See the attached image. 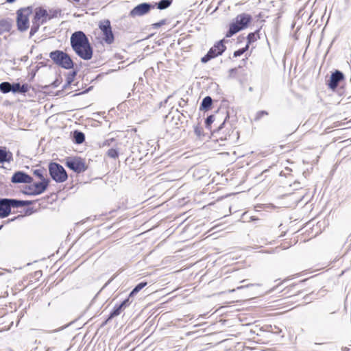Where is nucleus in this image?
<instances>
[{
    "instance_id": "nucleus-1",
    "label": "nucleus",
    "mask_w": 351,
    "mask_h": 351,
    "mask_svg": "<svg viewBox=\"0 0 351 351\" xmlns=\"http://www.w3.org/2000/svg\"><path fill=\"white\" fill-rule=\"evenodd\" d=\"M71 45L75 53L84 60L93 56V48L86 34L82 31L74 32L71 36Z\"/></svg>"
},
{
    "instance_id": "nucleus-2",
    "label": "nucleus",
    "mask_w": 351,
    "mask_h": 351,
    "mask_svg": "<svg viewBox=\"0 0 351 351\" xmlns=\"http://www.w3.org/2000/svg\"><path fill=\"white\" fill-rule=\"evenodd\" d=\"M252 21V16L247 13L238 14L234 21L230 24L226 36L230 38L237 32L245 29Z\"/></svg>"
},
{
    "instance_id": "nucleus-3",
    "label": "nucleus",
    "mask_w": 351,
    "mask_h": 351,
    "mask_svg": "<svg viewBox=\"0 0 351 351\" xmlns=\"http://www.w3.org/2000/svg\"><path fill=\"white\" fill-rule=\"evenodd\" d=\"M32 12V6L22 8L16 11V26L19 32H25L29 27V16Z\"/></svg>"
},
{
    "instance_id": "nucleus-4",
    "label": "nucleus",
    "mask_w": 351,
    "mask_h": 351,
    "mask_svg": "<svg viewBox=\"0 0 351 351\" xmlns=\"http://www.w3.org/2000/svg\"><path fill=\"white\" fill-rule=\"evenodd\" d=\"M49 57L56 64L65 69H70L73 68L74 63L72 59L66 53L64 52L63 51H53L49 53Z\"/></svg>"
},
{
    "instance_id": "nucleus-5",
    "label": "nucleus",
    "mask_w": 351,
    "mask_h": 351,
    "mask_svg": "<svg viewBox=\"0 0 351 351\" xmlns=\"http://www.w3.org/2000/svg\"><path fill=\"white\" fill-rule=\"evenodd\" d=\"M49 172L51 178L56 182H63L67 180L68 175L64 167L57 162H51Z\"/></svg>"
},
{
    "instance_id": "nucleus-6",
    "label": "nucleus",
    "mask_w": 351,
    "mask_h": 351,
    "mask_svg": "<svg viewBox=\"0 0 351 351\" xmlns=\"http://www.w3.org/2000/svg\"><path fill=\"white\" fill-rule=\"evenodd\" d=\"M226 49V47L224 45V40L218 41L213 47L209 49L208 53L202 58V62H208L211 59L221 55Z\"/></svg>"
},
{
    "instance_id": "nucleus-7",
    "label": "nucleus",
    "mask_w": 351,
    "mask_h": 351,
    "mask_svg": "<svg viewBox=\"0 0 351 351\" xmlns=\"http://www.w3.org/2000/svg\"><path fill=\"white\" fill-rule=\"evenodd\" d=\"M65 165L77 173L84 172L87 169L84 160L80 157L67 158Z\"/></svg>"
},
{
    "instance_id": "nucleus-8",
    "label": "nucleus",
    "mask_w": 351,
    "mask_h": 351,
    "mask_svg": "<svg viewBox=\"0 0 351 351\" xmlns=\"http://www.w3.org/2000/svg\"><path fill=\"white\" fill-rule=\"evenodd\" d=\"M99 27L102 32L104 40L107 44H112L114 42V37L110 21L104 20L101 21L99 24Z\"/></svg>"
},
{
    "instance_id": "nucleus-9",
    "label": "nucleus",
    "mask_w": 351,
    "mask_h": 351,
    "mask_svg": "<svg viewBox=\"0 0 351 351\" xmlns=\"http://www.w3.org/2000/svg\"><path fill=\"white\" fill-rule=\"evenodd\" d=\"M49 183L48 179H43L39 182H34L33 184L34 190L32 191H23V193L27 195H38L43 193L47 189Z\"/></svg>"
},
{
    "instance_id": "nucleus-10",
    "label": "nucleus",
    "mask_w": 351,
    "mask_h": 351,
    "mask_svg": "<svg viewBox=\"0 0 351 351\" xmlns=\"http://www.w3.org/2000/svg\"><path fill=\"white\" fill-rule=\"evenodd\" d=\"M154 6L149 3H142L134 7L130 12L132 17L141 16L148 13Z\"/></svg>"
},
{
    "instance_id": "nucleus-11",
    "label": "nucleus",
    "mask_w": 351,
    "mask_h": 351,
    "mask_svg": "<svg viewBox=\"0 0 351 351\" xmlns=\"http://www.w3.org/2000/svg\"><path fill=\"white\" fill-rule=\"evenodd\" d=\"M33 181L32 177L22 171H16L11 178V182L14 184H29Z\"/></svg>"
},
{
    "instance_id": "nucleus-12",
    "label": "nucleus",
    "mask_w": 351,
    "mask_h": 351,
    "mask_svg": "<svg viewBox=\"0 0 351 351\" xmlns=\"http://www.w3.org/2000/svg\"><path fill=\"white\" fill-rule=\"evenodd\" d=\"M11 209L9 198H0V217L5 218L9 216Z\"/></svg>"
},
{
    "instance_id": "nucleus-13",
    "label": "nucleus",
    "mask_w": 351,
    "mask_h": 351,
    "mask_svg": "<svg viewBox=\"0 0 351 351\" xmlns=\"http://www.w3.org/2000/svg\"><path fill=\"white\" fill-rule=\"evenodd\" d=\"M344 78V75L342 72L339 71H335L332 73L330 76V81L328 82V86L335 90L339 85V82L343 80Z\"/></svg>"
},
{
    "instance_id": "nucleus-14",
    "label": "nucleus",
    "mask_w": 351,
    "mask_h": 351,
    "mask_svg": "<svg viewBox=\"0 0 351 351\" xmlns=\"http://www.w3.org/2000/svg\"><path fill=\"white\" fill-rule=\"evenodd\" d=\"M12 160V153L10 151H8L5 147H0V163H10Z\"/></svg>"
},
{
    "instance_id": "nucleus-15",
    "label": "nucleus",
    "mask_w": 351,
    "mask_h": 351,
    "mask_svg": "<svg viewBox=\"0 0 351 351\" xmlns=\"http://www.w3.org/2000/svg\"><path fill=\"white\" fill-rule=\"evenodd\" d=\"M12 27V21L9 18L0 19V36L9 32Z\"/></svg>"
},
{
    "instance_id": "nucleus-16",
    "label": "nucleus",
    "mask_w": 351,
    "mask_h": 351,
    "mask_svg": "<svg viewBox=\"0 0 351 351\" xmlns=\"http://www.w3.org/2000/svg\"><path fill=\"white\" fill-rule=\"evenodd\" d=\"M12 92L14 93L25 94L29 90V85L23 84L21 85L20 83L11 84Z\"/></svg>"
},
{
    "instance_id": "nucleus-17",
    "label": "nucleus",
    "mask_w": 351,
    "mask_h": 351,
    "mask_svg": "<svg viewBox=\"0 0 351 351\" xmlns=\"http://www.w3.org/2000/svg\"><path fill=\"white\" fill-rule=\"evenodd\" d=\"M73 140L76 144H81L85 141V135L81 131L75 130L73 134Z\"/></svg>"
},
{
    "instance_id": "nucleus-18",
    "label": "nucleus",
    "mask_w": 351,
    "mask_h": 351,
    "mask_svg": "<svg viewBox=\"0 0 351 351\" xmlns=\"http://www.w3.org/2000/svg\"><path fill=\"white\" fill-rule=\"evenodd\" d=\"M213 104V99L210 96L205 97L201 103L200 110H208Z\"/></svg>"
},
{
    "instance_id": "nucleus-19",
    "label": "nucleus",
    "mask_w": 351,
    "mask_h": 351,
    "mask_svg": "<svg viewBox=\"0 0 351 351\" xmlns=\"http://www.w3.org/2000/svg\"><path fill=\"white\" fill-rule=\"evenodd\" d=\"M123 309V308H122L121 305H120V304L116 305L114 307V309L110 312L108 319L104 322V324H106L109 320L112 319L113 317L120 315Z\"/></svg>"
},
{
    "instance_id": "nucleus-20",
    "label": "nucleus",
    "mask_w": 351,
    "mask_h": 351,
    "mask_svg": "<svg viewBox=\"0 0 351 351\" xmlns=\"http://www.w3.org/2000/svg\"><path fill=\"white\" fill-rule=\"evenodd\" d=\"M181 116H184V114L182 113L181 115L178 114L177 117L173 116L169 124L173 127L176 128H179L180 125L182 124L181 121Z\"/></svg>"
},
{
    "instance_id": "nucleus-21",
    "label": "nucleus",
    "mask_w": 351,
    "mask_h": 351,
    "mask_svg": "<svg viewBox=\"0 0 351 351\" xmlns=\"http://www.w3.org/2000/svg\"><path fill=\"white\" fill-rule=\"evenodd\" d=\"M0 91L4 94L12 92L11 83L8 82H1L0 84Z\"/></svg>"
},
{
    "instance_id": "nucleus-22",
    "label": "nucleus",
    "mask_w": 351,
    "mask_h": 351,
    "mask_svg": "<svg viewBox=\"0 0 351 351\" xmlns=\"http://www.w3.org/2000/svg\"><path fill=\"white\" fill-rule=\"evenodd\" d=\"M43 23L32 20V25L29 32V38H32L38 31L39 27Z\"/></svg>"
},
{
    "instance_id": "nucleus-23",
    "label": "nucleus",
    "mask_w": 351,
    "mask_h": 351,
    "mask_svg": "<svg viewBox=\"0 0 351 351\" xmlns=\"http://www.w3.org/2000/svg\"><path fill=\"white\" fill-rule=\"evenodd\" d=\"M147 285L146 282H141L138 283L130 292V297H133L135 295L138 291H140L143 288H144Z\"/></svg>"
},
{
    "instance_id": "nucleus-24",
    "label": "nucleus",
    "mask_w": 351,
    "mask_h": 351,
    "mask_svg": "<svg viewBox=\"0 0 351 351\" xmlns=\"http://www.w3.org/2000/svg\"><path fill=\"white\" fill-rule=\"evenodd\" d=\"M40 16H42L43 24L44 23L47 22V20H50L51 19H52L53 16H56L55 14H53V16H49L47 11L42 8H40Z\"/></svg>"
},
{
    "instance_id": "nucleus-25",
    "label": "nucleus",
    "mask_w": 351,
    "mask_h": 351,
    "mask_svg": "<svg viewBox=\"0 0 351 351\" xmlns=\"http://www.w3.org/2000/svg\"><path fill=\"white\" fill-rule=\"evenodd\" d=\"M171 0H160L157 3V8L159 10H165V9L169 8L171 5Z\"/></svg>"
},
{
    "instance_id": "nucleus-26",
    "label": "nucleus",
    "mask_w": 351,
    "mask_h": 351,
    "mask_svg": "<svg viewBox=\"0 0 351 351\" xmlns=\"http://www.w3.org/2000/svg\"><path fill=\"white\" fill-rule=\"evenodd\" d=\"M77 75L76 71H73L72 72L69 73L66 77V83L63 86L64 88H66L67 86H69L74 80L75 77Z\"/></svg>"
},
{
    "instance_id": "nucleus-27",
    "label": "nucleus",
    "mask_w": 351,
    "mask_h": 351,
    "mask_svg": "<svg viewBox=\"0 0 351 351\" xmlns=\"http://www.w3.org/2000/svg\"><path fill=\"white\" fill-rule=\"evenodd\" d=\"M258 30H256L254 32H251V33L248 34V35L247 36V45H249L250 44L255 42L257 40V38L258 37Z\"/></svg>"
},
{
    "instance_id": "nucleus-28",
    "label": "nucleus",
    "mask_w": 351,
    "mask_h": 351,
    "mask_svg": "<svg viewBox=\"0 0 351 351\" xmlns=\"http://www.w3.org/2000/svg\"><path fill=\"white\" fill-rule=\"evenodd\" d=\"M9 202L12 208H19L22 207L21 200L16 199H9Z\"/></svg>"
},
{
    "instance_id": "nucleus-29",
    "label": "nucleus",
    "mask_w": 351,
    "mask_h": 351,
    "mask_svg": "<svg viewBox=\"0 0 351 351\" xmlns=\"http://www.w3.org/2000/svg\"><path fill=\"white\" fill-rule=\"evenodd\" d=\"M107 156L111 158H117L119 156V152L117 149L111 148L108 150Z\"/></svg>"
},
{
    "instance_id": "nucleus-30",
    "label": "nucleus",
    "mask_w": 351,
    "mask_h": 351,
    "mask_svg": "<svg viewBox=\"0 0 351 351\" xmlns=\"http://www.w3.org/2000/svg\"><path fill=\"white\" fill-rule=\"evenodd\" d=\"M33 21L43 23H42V16H40V8H36V10L35 11Z\"/></svg>"
},
{
    "instance_id": "nucleus-31",
    "label": "nucleus",
    "mask_w": 351,
    "mask_h": 351,
    "mask_svg": "<svg viewBox=\"0 0 351 351\" xmlns=\"http://www.w3.org/2000/svg\"><path fill=\"white\" fill-rule=\"evenodd\" d=\"M215 121V116L210 115L205 120V125L208 129L210 128L211 124Z\"/></svg>"
},
{
    "instance_id": "nucleus-32",
    "label": "nucleus",
    "mask_w": 351,
    "mask_h": 351,
    "mask_svg": "<svg viewBox=\"0 0 351 351\" xmlns=\"http://www.w3.org/2000/svg\"><path fill=\"white\" fill-rule=\"evenodd\" d=\"M248 49V45L243 48L239 49L235 51L233 53L234 57H239L243 55Z\"/></svg>"
},
{
    "instance_id": "nucleus-33",
    "label": "nucleus",
    "mask_w": 351,
    "mask_h": 351,
    "mask_svg": "<svg viewBox=\"0 0 351 351\" xmlns=\"http://www.w3.org/2000/svg\"><path fill=\"white\" fill-rule=\"evenodd\" d=\"M44 169H35L33 172L34 175L36 176V177H38V178H40L41 180H43V179H46L45 177H44Z\"/></svg>"
},
{
    "instance_id": "nucleus-34",
    "label": "nucleus",
    "mask_w": 351,
    "mask_h": 351,
    "mask_svg": "<svg viewBox=\"0 0 351 351\" xmlns=\"http://www.w3.org/2000/svg\"><path fill=\"white\" fill-rule=\"evenodd\" d=\"M131 298L132 297H130V295H129L128 298H126L121 304H119L120 305L122 306L123 308H126L127 306H128L130 304V303L132 302V301L130 300Z\"/></svg>"
},
{
    "instance_id": "nucleus-35",
    "label": "nucleus",
    "mask_w": 351,
    "mask_h": 351,
    "mask_svg": "<svg viewBox=\"0 0 351 351\" xmlns=\"http://www.w3.org/2000/svg\"><path fill=\"white\" fill-rule=\"evenodd\" d=\"M267 114H268V112L267 111H265V110L258 111L256 113L255 120H259V119H261L262 118V117L263 115H267Z\"/></svg>"
},
{
    "instance_id": "nucleus-36",
    "label": "nucleus",
    "mask_w": 351,
    "mask_h": 351,
    "mask_svg": "<svg viewBox=\"0 0 351 351\" xmlns=\"http://www.w3.org/2000/svg\"><path fill=\"white\" fill-rule=\"evenodd\" d=\"M241 68V66H239V69ZM238 71V68H233L229 70V77H234L236 75V73Z\"/></svg>"
},
{
    "instance_id": "nucleus-37",
    "label": "nucleus",
    "mask_w": 351,
    "mask_h": 351,
    "mask_svg": "<svg viewBox=\"0 0 351 351\" xmlns=\"http://www.w3.org/2000/svg\"><path fill=\"white\" fill-rule=\"evenodd\" d=\"M165 23H166V20L163 19L158 23H154L153 27L154 28H158V27H161L162 25H165Z\"/></svg>"
},
{
    "instance_id": "nucleus-38",
    "label": "nucleus",
    "mask_w": 351,
    "mask_h": 351,
    "mask_svg": "<svg viewBox=\"0 0 351 351\" xmlns=\"http://www.w3.org/2000/svg\"><path fill=\"white\" fill-rule=\"evenodd\" d=\"M187 101L184 99H180L178 102V106L180 108H184L186 105Z\"/></svg>"
},
{
    "instance_id": "nucleus-39",
    "label": "nucleus",
    "mask_w": 351,
    "mask_h": 351,
    "mask_svg": "<svg viewBox=\"0 0 351 351\" xmlns=\"http://www.w3.org/2000/svg\"><path fill=\"white\" fill-rule=\"evenodd\" d=\"M194 132L197 136H200L202 134V128L199 126H196L194 129Z\"/></svg>"
},
{
    "instance_id": "nucleus-40",
    "label": "nucleus",
    "mask_w": 351,
    "mask_h": 351,
    "mask_svg": "<svg viewBox=\"0 0 351 351\" xmlns=\"http://www.w3.org/2000/svg\"><path fill=\"white\" fill-rule=\"evenodd\" d=\"M66 327V326H62V327H60V328H58L57 329H55V330H47V331H46V333L51 334V333H53V332H59V331L63 330Z\"/></svg>"
},
{
    "instance_id": "nucleus-41",
    "label": "nucleus",
    "mask_w": 351,
    "mask_h": 351,
    "mask_svg": "<svg viewBox=\"0 0 351 351\" xmlns=\"http://www.w3.org/2000/svg\"><path fill=\"white\" fill-rule=\"evenodd\" d=\"M228 117H229V115H228V114L227 113V114H226V118H225L224 121H223V123H221V124L217 127V131H219L220 130H221V129H222L223 126V125H224V124H225V122H226V119H227Z\"/></svg>"
},
{
    "instance_id": "nucleus-42",
    "label": "nucleus",
    "mask_w": 351,
    "mask_h": 351,
    "mask_svg": "<svg viewBox=\"0 0 351 351\" xmlns=\"http://www.w3.org/2000/svg\"><path fill=\"white\" fill-rule=\"evenodd\" d=\"M22 206H29L32 204V201L29 200H21Z\"/></svg>"
},
{
    "instance_id": "nucleus-43",
    "label": "nucleus",
    "mask_w": 351,
    "mask_h": 351,
    "mask_svg": "<svg viewBox=\"0 0 351 351\" xmlns=\"http://www.w3.org/2000/svg\"><path fill=\"white\" fill-rule=\"evenodd\" d=\"M33 190H34V186H33V184H32V185H29V186H25L24 191H32Z\"/></svg>"
},
{
    "instance_id": "nucleus-44",
    "label": "nucleus",
    "mask_w": 351,
    "mask_h": 351,
    "mask_svg": "<svg viewBox=\"0 0 351 351\" xmlns=\"http://www.w3.org/2000/svg\"><path fill=\"white\" fill-rule=\"evenodd\" d=\"M171 97V95H169V96H168V97H167V99H165L163 101H161V102H160V106H165V105L167 103V101H168L169 99Z\"/></svg>"
},
{
    "instance_id": "nucleus-45",
    "label": "nucleus",
    "mask_w": 351,
    "mask_h": 351,
    "mask_svg": "<svg viewBox=\"0 0 351 351\" xmlns=\"http://www.w3.org/2000/svg\"><path fill=\"white\" fill-rule=\"evenodd\" d=\"M51 85H53L54 87H56V86H58V81H55V82H53L51 84Z\"/></svg>"
},
{
    "instance_id": "nucleus-46",
    "label": "nucleus",
    "mask_w": 351,
    "mask_h": 351,
    "mask_svg": "<svg viewBox=\"0 0 351 351\" xmlns=\"http://www.w3.org/2000/svg\"><path fill=\"white\" fill-rule=\"evenodd\" d=\"M6 2L9 3H14L16 0H5Z\"/></svg>"
},
{
    "instance_id": "nucleus-47",
    "label": "nucleus",
    "mask_w": 351,
    "mask_h": 351,
    "mask_svg": "<svg viewBox=\"0 0 351 351\" xmlns=\"http://www.w3.org/2000/svg\"><path fill=\"white\" fill-rule=\"evenodd\" d=\"M27 58V56H24V57L22 58V60H25Z\"/></svg>"
},
{
    "instance_id": "nucleus-48",
    "label": "nucleus",
    "mask_w": 351,
    "mask_h": 351,
    "mask_svg": "<svg viewBox=\"0 0 351 351\" xmlns=\"http://www.w3.org/2000/svg\"><path fill=\"white\" fill-rule=\"evenodd\" d=\"M249 90H250V91H252V90H253L252 87H250V88H249Z\"/></svg>"
},
{
    "instance_id": "nucleus-49",
    "label": "nucleus",
    "mask_w": 351,
    "mask_h": 351,
    "mask_svg": "<svg viewBox=\"0 0 351 351\" xmlns=\"http://www.w3.org/2000/svg\"><path fill=\"white\" fill-rule=\"evenodd\" d=\"M348 350H349V349L347 348H345V349L343 350V351H348Z\"/></svg>"
},
{
    "instance_id": "nucleus-50",
    "label": "nucleus",
    "mask_w": 351,
    "mask_h": 351,
    "mask_svg": "<svg viewBox=\"0 0 351 351\" xmlns=\"http://www.w3.org/2000/svg\"><path fill=\"white\" fill-rule=\"evenodd\" d=\"M274 328L278 330V328L276 326H274ZM277 331L278 332V330H277Z\"/></svg>"
},
{
    "instance_id": "nucleus-51",
    "label": "nucleus",
    "mask_w": 351,
    "mask_h": 351,
    "mask_svg": "<svg viewBox=\"0 0 351 351\" xmlns=\"http://www.w3.org/2000/svg\"><path fill=\"white\" fill-rule=\"evenodd\" d=\"M3 225H1V226H0V230H1V228H3Z\"/></svg>"
},
{
    "instance_id": "nucleus-52",
    "label": "nucleus",
    "mask_w": 351,
    "mask_h": 351,
    "mask_svg": "<svg viewBox=\"0 0 351 351\" xmlns=\"http://www.w3.org/2000/svg\"><path fill=\"white\" fill-rule=\"evenodd\" d=\"M243 287H239L237 289H242Z\"/></svg>"
},
{
    "instance_id": "nucleus-53",
    "label": "nucleus",
    "mask_w": 351,
    "mask_h": 351,
    "mask_svg": "<svg viewBox=\"0 0 351 351\" xmlns=\"http://www.w3.org/2000/svg\"><path fill=\"white\" fill-rule=\"evenodd\" d=\"M271 332H276V333L278 332V331H274V330H271Z\"/></svg>"
},
{
    "instance_id": "nucleus-54",
    "label": "nucleus",
    "mask_w": 351,
    "mask_h": 351,
    "mask_svg": "<svg viewBox=\"0 0 351 351\" xmlns=\"http://www.w3.org/2000/svg\"><path fill=\"white\" fill-rule=\"evenodd\" d=\"M14 219H16V217H14V219H12L11 221H14Z\"/></svg>"
},
{
    "instance_id": "nucleus-55",
    "label": "nucleus",
    "mask_w": 351,
    "mask_h": 351,
    "mask_svg": "<svg viewBox=\"0 0 351 351\" xmlns=\"http://www.w3.org/2000/svg\"><path fill=\"white\" fill-rule=\"evenodd\" d=\"M14 219H16V217H14V219H12L11 221H14Z\"/></svg>"
}]
</instances>
